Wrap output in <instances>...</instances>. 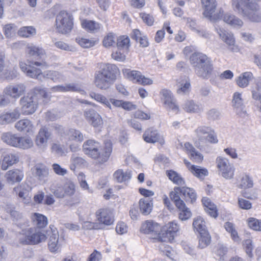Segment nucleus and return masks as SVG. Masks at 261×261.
Returning <instances> with one entry per match:
<instances>
[{"instance_id":"nucleus-1","label":"nucleus","mask_w":261,"mask_h":261,"mask_svg":"<svg viewBox=\"0 0 261 261\" xmlns=\"http://www.w3.org/2000/svg\"><path fill=\"white\" fill-rule=\"evenodd\" d=\"M118 67L113 64H100L99 68L94 74V83L95 86L101 90H107L116 80Z\"/></svg>"},{"instance_id":"nucleus-2","label":"nucleus","mask_w":261,"mask_h":261,"mask_svg":"<svg viewBox=\"0 0 261 261\" xmlns=\"http://www.w3.org/2000/svg\"><path fill=\"white\" fill-rule=\"evenodd\" d=\"M196 74L203 79H208L213 71V65L210 58L201 53H194L190 58Z\"/></svg>"},{"instance_id":"nucleus-3","label":"nucleus","mask_w":261,"mask_h":261,"mask_svg":"<svg viewBox=\"0 0 261 261\" xmlns=\"http://www.w3.org/2000/svg\"><path fill=\"white\" fill-rule=\"evenodd\" d=\"M83 151L88 156L94 159H98L100 162H105L111 153L112 147L111 144L109 143L103 149L98 142L90 139L84 143Z\"/></svg>"},{"instance_id":"nucleus-4","label":"nucleus","mask_w":261,"mask_h":261,"mask_svg":"<svg viewBox=\"0 0 261 261\" xmlns=\"http://www.w3.org/2000/svg\"><path fill=\"white\" fill-rule=\"evenodd\" d=\"M234 10L252 22L261 21L259 6L251 0H240L232 4Z\"/></svg>"},{"instance_id":"nucleus-5","label":"nucleus","mask_w":261,"mask_h":261,"mask_svg":"<svg viewBox=\"0 0 261 261\" xmlns=\"http://www.w3.org/2000/svg\"><path fill=\"white\" fill-rule=\"evenodd\" d=\"M18 226L22 228L21 231L19 232V242L22 245H36L44 241L46 236L40 231L36 230L34 227L27 228H22L21 223L17 224Z\"/></svg>"},{"instance_id":"nucleus-6","label":"nucleus","mask_w":261,"mask_h":261,"mask_svg":"<svg viewBox=\"0 0 261 261\" xmlns=\"http://www.w3.org/2000/svg\"><path fill=\"white\" fill-rule=\"evenodd\" d=\"M194 132L199 144H205L207 142L216 144L218 142L217 135L211 127L205 125L199 126Z\"/></svg>"},{"instance_id":"nucleus-7","label":"nucleus","mask_w":261,"mask_h":261,"mask_svg":"<svg viewBox=\"0 0 261 261\" xmlns=\"http://www.w3.org/2000/svg\"><path fill=\"white\" fill-rule=\"evenodd\" d=\"M170 197L174 202L183 201L181 198L187 202L191 203L194 202L197 198L195 190L192 188L186 187H175L174 190L170 193Z\"/></svg>"},{"instance_id":"nucleus-8","label":"nucleus","mask_w":261,"mask_h":261,"mask_svg":"<svg viewBox=\"0 0 261 261\" xmlns=\"http://www.w3.org/2000/svg\"><path fill=\"white\" fill-rule=\"evenodd\" d=\"M56 24L59 32L63 34L70 32L73 26L72 16L66 11H61L56 17Z\"/></svg>"},{"instance_id":"nucleus-9","label":"nucleus","mask_w":261,"mask_h":261,"mask_svg":"<svg viewBox=\"0 0 261 261\" xmlns=\"http://www.w3.org/2000/svg\"><path fill=\"white\" fill-rule=\"evenodd\" d=\"M203 7L204 9L203 15L211 21H216L222 18L223 10L220 8L218 12L215 13L217 7L216 0H201Z\"/></svg>"},{"instance_id":"nucleus-10","label":"nucleus","mask_w":261,"mask_h":261,"mask_svg":"<svg viewBox=\"0 0 261 261\" xmlns=\"http://www.w3.org/2000/svg\"><path fill=\"white\" fill-rule=\"evenodd\" d=\"M28 63L20 62L19 66L21 70L25 72L27 75L32 78H35L41 80L42 75V71L40 68H36L34 66L37 67H43L45 66V63L44 62L38 61H27Z\"/></svg>"},{"instance_id":"nucleus-11","label":"nucleus","mask_w":261,"mask_h":261,"mask_svg":"<svg viewBox=\"0 0 261 261\" xmlns=\"http://www.w3.org/2000/svg\"><path fill=\"white\" fill-rule=\"evenodd\" d=\"M217 167L221 173L222 176L226 179H231L233 177L235 169L230 164L226 158L219 156L217 158Z\"/></svg>"},{"instance_id":"nucleus-12","label":"nucleus","mask_w":261,"mask_h":261,"mask_svg":"<svg viewBox=\"0 0 261 261\" xmlns=\"http://www.w3.org/2000/svg\"><path fill=\"white\" fill-rule=\"evenodd\" d=\"M21 106V113L23 115L33 114L37 108V103L34 100L32 95H28L21 97L19 101Z\"/></svg>"},{"instance_id":"nucleus-13","label":"nucleus","mask_w":261,"mask_h":261,"mask_svg":"<svg viewBox=\"0 0 261 261\" xmlns=\"http://www.w3.org/2000/svg\"><path fill=\"white\" fill-rule=\"evenodd\" d=\"M50 136L51 134L47 127H43L40 129L35 140V145L39 149L44 151L46 149Z\"/></svg>"},{"instance_id":"nucleus-14","label":"nucleus","mask_w":261,"mask_h":261,"mask_svg":"<svg viewBox=\"0 0 261 261\" xmlns=\"http://www.w3.org/2000/svg\"><path fill=\"white\" fill-rule=\"evenodd\" d=\"M32 175L41 182H44L47 180L49 175V169L42 164H37L31 169Z\"/></svg>"},{"instance_id":"nucleus-15","label":"nucleus","mask_w":261,"mask_h":261,"mask_svg":"<svg viewBox=\"0 0 261 261\" xmlns=\"http://www.w3.org/2000/svg\"><path fill=\"white\" fill-rule=\"evenodd\" d=\"M20 116V113L18 108L12 111L3 112L0 114V124H7L14 122L19 118Z\"/></svg>"},{"instance_id":"nucleus-16","label":"nucleus","mask_w":261,"mask_h":261,"mask_svg":"<svg viewBox=\"0 0 261 261\" xmlns=\"http://www.w3.org/2000/svg\"><path fill=\"white\" fill-rule=\"evenodd\" d=\"M161 229V227L158 223L152 220H147L142 224L140 231L145 234L156 236Z\"/></svg>"},{"instance_id":"nucleus-17","label":"nucleus","mask_w":261,"mask_h":261,"mask_svg":"<svg viewBox=\"0 0 261 261\" xmlns=\"http://www.w3.org/2000/svg\"><path fill=\"white\" fill-rule=\"evenodd\" d=\"M25 90V87L22 84H17L14 86L10 85L7 86L4 90L6 95L14 99L18 98L22 95Z\"/></svg>"},{"instance_id":"nucleus-18","label":"nucleus","mask_w":261,"mask_h":261,"mask_svg":"<svg viewBox=\"0 0 261 261\" xmlns=\"http://www.w3.org/2000/svg\"><path fill=\"white\" fill-rule=\"evenodd\" d=\"M84 115L86 119L94 127H98L103 123L100 115L93 109L86 110L84 112Z\"/></svg>"},{"instance_id":"nucleus-19","label":"nucleus","mask_w":261,"mask_h":261,"mask_svg":"<svg viewBox=\"0 0 261 261\" xmlns=\"http://www.w3.org/2000/svg\"><path fill=\"white\" fill-rule=\"evenodd\" d=\"M232 106L236 113L243 116L246 113L244 110V100L242 97V93L236 92L233 93L232 99Z\"/></svg>"},{"instance_id":"nucleus-20","label":"nucleus","mask_w":261,"mask_h":261,"mask_svg":"<svg viewBox=\"0 0 261 261\" xmlns=\"http://www.w3.org/2000/svg\"><path fill=\"white\" fill-rule=\"evenodd\" d=\"M96 217L101 224L110 225L114 222L113 217L111 211L108 209H100L96 212Z\"/></svg>"},{"instance_id":"nucleus-21","label":"nucleus","mask_w":261,"mask_h":261,"mask_svg":"<svg viewBox=\"0 0 261 261\" xmlns=\"http://www.w3.org/2000/svg\"><path fill=\"white\" fill-rule=\"evenodd\" d=\"M240 180L237 177V180L238 182V188L242 189H250L253 187V181L252 177L248 174L243 172L240 175Z\"/></svg>"},{"instance_id":"nucleus-22","label":"nucleus","mask_w":261,"mask_h":261,"mask_svg":"<svg viewBox=\"0 0 261 261\" xmlns=\"http://www.w3.org/2000/svg\"><path fill=\"white\" fill-rule=\"evenodd\" d=\"M64 138L68 141L82 142L84 140L83 134L79 130L73 128L69 129L65 132Z\"/></svg>"},{"instance_id":"nucleus-23","label":"nucleus","mask_w":261,"mask_h":261,"mask_svg":"<svg viewBox=\"0 0 261 261\" xmlns=\"http://www.w3.org/2000/svg\"><path fill=\"white\" fill-rule=\"evenodd\" d=\"M143 138L147 143H154L160 141L161 136L157 130L151 127L145 131Z\"/></svg>"},{"instance_id":"nucleus-24","label":"nucleus","mask_w":261,"mask_h":261,"mask_svg":"<svg viewBox=\"0 0 261 261\" xmlns=\"http://www.w3.org/2000/svg\"><path fill=\"white\" fill-rule=\"evenodd\" d=\"M215 30L221 39L228 46H231L234 45L235 39L232 34L219 27H215Z\"/></svg>"},{"instance_id":"nucleus-25","label":"nucleus","mask_w":261,"mask_h":261,"mask_svg":"<svg viewBox=\"0 0 261 261\" xmlns=\"http://www.w3.org/2000/svg\"><path fill=\"white\" fill-rule=\"evenodd\" d=\"M222 18L225 22L233 28L240 29L243 25V22L241 19L229 13L223 14Z\"/></svg>"},{"instance_id":"nucleus-26","label":"nucleus","mask_w":261,"mask_h":261,"mask_svg":"<svg viewBox=\"0 0 261 261\" xmlns=\"http://www.w3.org/2000/svg\"><path fill=\"white\" fill-rule=\"evenodd\" d=\"M174 202L180 211L178 214V217L180 220L181 221H186L191 217V212L190 210L186 207L184 201H177V202Z\"/></svg>"},{"instance_id":"nucleus-27","label":"nucleus","mask_w":261,"mask_h":261,"mask_svg":"<svg viewBox=\"0 0 261 261\" xmlns=\"http://www.w3.org/2000/svg\"><path fill=\"white\" fill-rule=\"evenodd\" d=\"M81 25L84 29L91 33H97L101 28V25L100 23L91 20H83L81 22Z\"/></svg>"},{"instance_id":"nucleus-28","label":"nucleus","mask_w":261,"mask_h":261,"mask_svg":"<svg viewBox=\"0 0 261 261\" xmlns=\"http://www.w3.org/2000/svg\"><path fill=\"white\" fill-rule=\"evenodd\" d=\"M140 212L143 215L149 214L152 209L153 203L149 198H143L139 202Z\"/></svg>"},{"instance_id":"nucleus-29","label":"nucleus","mask_w":261,"mask_h":261,"mask_svg":"<svg viewBox=\"0 0 261 261\" xmlns=\"http://www.w3.org/2000/svg\"><path fill=\"white\" fill-rule=\"evenodd\" d=\"M23 172L18 169L9 170L6 174L7 181L12 184L21 181L23 178Z\"/></svg>"},{"instance_id":"nucleus-30","label":"nucleus","mask_w":261,"mask_h":261,"mask_svg":"<svg viewBox=\"0 0 261 261\" xmlns=\"http://www.w3.org/2000/svg\"><path fill=\"white\" fill-rule=\"evenodd\" d=\"M179 88L177 92L180 94H186L191 88L190 80L189 77L184 76L177 80Z\"/></svg>"},{"instance_id":"nucleus-31","label":"nucleus","mask_w":261,"mask_h":261,"mask_svg":"<svg viewBox=\"0 0 261 261\" xmlns=\"http://www.w3.org/2000/svg\"><path fill=\"white\" fill-rule=\"evenodd\" d=\"M20 137L16 134H13L10 132L4 133L1 136L3 141L12 146L17 147Z\"/></svg>"},{"instance_id":"nucleus-32","label":"nucleus","mask_w":261,"mask_h":261,"mask_svg":"<svg viewBox=\"0 0 261 261\" xmlns=\"http://www.w3.org/2000/svg\"><path fill=\"white\" fill-rule=\"evenodd\" d=\"M19 161L18 156L15 153H9L3 158L2 163V169L6 170L10 166L17 163Z\"/></svg>"},{"instance_id":"nucleus-33","label":"nucleus","mask_w":261,"mask_h":261,"mask_svg":"<svg viewBox=\"0 0 261 261\" xmlns=\"http://www.w3.org/2000/svg\"><path fill=\"white\" fill-rule=\"evenodd\" d=\"M113 176L118 182L121 183L129 181L132 178V173L129 170L118 169L114 172Z\"/></svg>"},{"instance_id":"nucleus-34","label":"nucleus","mask_w":261,"mask_h":261,"mask_svg":"<svg viewBox=\"0 0 261 261\" xmlns=\"http://www.w3.org/2000/svg\"><path fill=\"white\" fill-rule=\"evenodd\" d=\"M15 127L19 132L30 133L32 132L33 126L30 120L24 119L17 122Z\"/></svg>"},{"instance_id":"nucleus-35","label":"nucleus","mask_w":261,"mask_h":261,"mask_svg":"<svg viewBox=\"0 0 261 261\" xmlns=\"http://www.w3.org/2000/svg\"><path fill=\"white\" fill-rule=\"evenodd\" d=\"M59 233L57 230L52 231L51 234L49 236L48 242V248L51 252H56L59 249L58 244Z\"/></svg>"},{"instance_id":"nucleus-36","label":"nucleus","mask_w":261,"mask_h":261,"mask_svg":"<svg viewBox=\"0 0 261 261\" xmlns=\"http://www.w3.org/2000/svg\"><path fill=\"white\" fill-rule=\"evenodd\" d=\"M253 77V74L251 72H244L236 80L237 84L241 88H245L248 86L250 81Z\"/></svg>"},{"instance_id":"nucleus-37","label":"nucleus","mask_w":261,"mask_h":261,"mask_svg":"<svg viewBox=\"0 0 261 261\" xmlns=\"http://www.w3.org/2000/svg\"><path fill=\"white\" fill-rule=\"evenodd\" d=\"M202 202L206 208L205 210L211 217L216 218L218 216L216 206L212 202L209 198L203 197L202 199Z\"/></svg>"},{"instance_id":"nucleus-38","label":"nucleus","mask_w":261,"mask_h":261,"mask_svg":"<svg viewBox=\"0 0 261 261\" xmlns=\"http://www.w3.org/2000/svg\"><path fill=\"white\" fill-rule=\"evenodd\" d=\"M193 227L194 230L199 234L207 231L205 225V222L201 217L195 218L193 220Z\"/></svg>"},{"instance_id":"nucleus-39","label":"nucleus","mask_w":261,"mask_h":261,"mask_svg":"<svg viewBox=\"0 0 261 261\" xmlns=\"http://www.w3.org/2000/svg\"><path fill=\"white\" fill-rule=\"evenodd\" d=\"M32 220L34 224L38 228H44L47 224V217L39 213H34L32 216Z\"/></svg>"},{"instance_id":"nucleus-40","label":"nucleus","mask_w":261,"mask_h":261,"mask_svg":"<svg viewBox=\"0 0 261 261\" xmlns=\"http://www.w3.org/2000/svg\"><path fill=\"white\" fill-rule=\"evenodd\" d=\"M15 194L18 195L19 197L27 202L30 199L29 197V191L27 188V186L24 185H21L13 189Z\"/></svg>"},{"instance_id":"nucleus-41","label":"nucleus","mask_w":261,"mask_h":261,"mask_svg":"<svg viewBox=\"0 0 261 261\" xmlns=\"http://www.w3.org/2000/svg\"><path fill=\"white\" fill-rule=\"evenodd\" d=\"M164 227L156 235V238L159 241L162 242H171L174 238V236Z\"/></svg>"},{"instance_id":"nucleus-42","label":"nucleus","mask_w":261,"mask_h":261,"mask_svg":"<svg viewBox=\"0 0 261 261\" xmlns=\"http://www.w3.org/2000/svg\"><path fill=\"white\" fill-rule=\"evenodd\" d=\"M189 170L196 177L203 179L208 175V171L205 168L196 165H191L189 167Z\"/></svg>"},{"instance_id":"nucleus-43","label":"nucleus","mask_w":261,"mask_h":261,"mask_svg":"<svg viewBox=\"0 0 261 261\" xmlns=\"http://www.w3.org/2000/svg\"><path fill=\"white\" fill-rule=\"evenodd\" d=\"M17 148L22 149H28L32 148L34 145L32 139L29 137H20Z\"/></svg>"},{"instance_id":"nucleus-44","label":"nucleus","mask_w":261,"mask_h":261,"mask_svg":"<svg viewBox=\"0 0 261 261\" xmlns=\"http://www.w3.org/2000/svg\"><path fill=\"white\" fill-rule=\"evenodd\" d=\"M199 235L198 247L203 249L206 247L210 244L211 237L208 231L201 233Z\"/></svg>"},{"instance_id":"nucleus-45","label":"nucleus","mask_w":261,"mask_h":261,"mask_svg":"<svg viewBox=\"0 0 261 261\" xmlns=\"http://www.w3.org/2000/svg\"><path fill=\"white\" fill-rule=\"evenodd\" d=\"M124 74L129 80L134 83H138L140 77H142L141 72L137 70H130V69H125Z\"/></svg>"},{"instance_id":"nucleus-46","label":"nucleus","mask_w":261,"mask_h":261,"mask_svg":"<svg viewBox=\"0 0 261 261\" xmlns=\"http://www.w3.org/2000/svg\"><path fill=\"white\" fill-rule=\"evenodd\" d=\"M90 96L97 102L104 105L110 109H111V105L109 102V100L105 96L99 93L91 92L90 93Z\"/></svg>"},{"instance_id":"nucleus-47","label":"nucleus","mask_w":261,"mask_h":261,"mask_svg":"<svg viewBox=\"0 0 261 261\" xmlns=\"http://www.w3.org/2000/svg\"><path fill=\"white\" fill-rule=\"evenodd\" d=\"M183 109L189 113H197L200 111L199 106L193 100L185 102L183 106Z\"/></svg>"},{"instance_id":"nucleus-48","label":"nucleus","mask_w":261,"mask_h":261,"mask_svg":"<svg viewBox=\"0 0 261 261\" xmlns=\"http://www.w3.org/2000/svg\"><path fill=\"white\" fill-rule=\"evenodd\" d=\"M129 38L126 36H122L117 39V46L118 49L127 50L129 46Z\"/></svg>"},{"instance_id":"nucleus-49","label":"nucleus","mask_w":261,"mask_h":261,"mask_svg":"<svg viewBox=\"0 0 261 261\" xmlns=\"http://www.w3.org/2000/svg\"><path fill=\"white\" fill-rule=\"evenodd\" d=\"M42 76L45 77L47 79H50L54 82H61L63 80V75L57 71H48L44 75L42 74Z\"/></svg>"},{"instance_id":"nucleus-50","label":"nucleus","mask_w":261,"mask_h":261,"mask_svg":"<svg viewBox=\"0 0 261 261\" xmlns=\"http://www.w3.org/2000/svg\"><path fill=\"white\" fill-rule=\"evenodd\" d=\"M19 36L23 37H29L36 34V29L33 27H23L18 31Z\"/></svg>"},{"instance_id":"nucleus-51","label":"nucleus","mask_w":261,"mask_h":261,"mask_svg":"<svg viewBox=\"0 0 261 261\" xmlns=\"http://www.w3.org/2000/svg\"><path fill=\"white\" fill-rule=\"evenodd\" d=\"M76 42L83 48H89L93 47L96 44V41L93 39H89L85 38H76Z\"/></svg>"},{"instance_id":"nucleus-52","label":"nucleus","mask_w":261,"mask_h":261,"mask_svg":"<svg viewBox=\"0 0 261 261\" xmlns=\"http://www.w3.org/2000/svg\"><path fill=\"white\" fill-rule=\"evenodd\" d=\"M5 35L7 38H11L15 36L17 29L14 24H8L3 28Z\"/></svg>"},{"instance_id":"nucleus-53","label":"nucleus","mask_w":261,"mask_h":261,"mask_svg":"<svg viewBox=\"0 0 261 261\" xmlns=\"http://www.w3.org/2000/svg\"><path fill=\"white\" fill-rule=\"evenodd\" d=\"M224 227L226 230L231 234V238L233 240L237 241L239 240L238 232L235 229L233 224L229 222L225 223Z\"/></svg>"},{"instance_id":"nucleus-54","label":"nucleus","mask_w":261,"mask_h":261,"mask_svg":"<svg viewBox=\"0 0 261 261\" xmlns=\"http://www.w3.org/2000/svg\"><path fill=\"white\" fill-rule=\"evenodd\" d=\"M248 225L253 230L261 231V220L250 218L248 219Z\"/></svg>"},{"instance_id":"nucleus-55","label":"nucleus","mask_w":261,"mask_h":261,"mask_svg":"<svg viewBox=\"0 0 261 261\" xmlns=\"http://www.w3.org/2000/svg\"><path fill=\"white\" fill-rule=\"evenodd\" d=\"M54 45L57 48L65 51H74L75 50L74 47L62 41H56Z\"/></svg>"},{"instance_id":"nucleus-56","label":"nucleus","mask_w":261,"mask_h":261,"mask_svg":"<svg viewBox=\"0 0 261 261\" xmlns=\"http://www.w3.org/2000/svg\"><path fill=\"white\" fill-rule=\"evenodd\" d=\"M28 49L30 56L35 58L39 57L43 53V49L41 48L34 45L29 46Z\"/></svg>"},{"instance_id":"nucleus-57","label":"nucleus","mask_w":261,"mask_h":261,"mask_svg":"<svg viewBox=\"0 0 261 261\" xmlns=\"http://www.w3.org/2000/svg\"><path fill=\"white\" fill-rule=\"evenodd\" d=\"M52 151L59 155H63L67 152V149L59 143H54L51 147Z\"/></svg>"},{"instance_id":"nucleus-58","label":"nucleus","mask_w":261,"mask_h":261,"mask_svg":"<svg viewBox=\"0 0 261 261\" xmlns=\"http://www.w3.org/2000/svg\"><path fill=\"white\" fill-rule=\"evenodd\" d=\"M71 162L77 167H83L86 165V160L82 157L78 156L75 154H73L71 157Z\"/></svg>"},{"instance_id":"nucleus-59","label":"nucleus","mask_w":261,"mask_h":261,"mask_svg":"<svg viewBox=\"0 0 261 261\" xmlns=\"http://www.w3.org/2000/svg\"><path fill=\"white\" fill-rule=\"evenodd\" d=\"M164 227L171 233L172 232V234L174 236L179 230V226L175 221H172L168 223V224Z\"/></svg>"},{"instance_id":"nucleus-60","label":"nucleus","mask_w":261,"mask_h":261,"mask_svg":"<svg viewBox=\"0 0 261 261\" xmlns=\"http://www.w3.org/2000/svg\"><path fill=\"white\" fill-rule=\"evenodd\" d=\"M115 43V36L113 33H109L103 40V45L106 47L112 46Z\"/></svg>"},{"instance_id":"nucleus-61","label":"nucleus","mask_w":261,"mask_h":261,"mask_svg":"<svg viewBox=\"0 0 261 261\" xmlns=\"http://www.w3.org/2000/svg\"><path fill=\"white\" fill-rule=\"evenodd\" d=\"M75 186L72 182H67L64 187V193L68 196L73 195L75 191Z\"/></svg>"},{"instance_id":"nucleus-62","label":"nucleus","mask_w":261,"mask_h":261,"mask_svg":"<svg viewBox=\"0 0 261 261\" xmlns=\"http://www.w3.org/2000/svg\"><path fill=\"white\" fill-rule=\"evenodd\" d=\"M161 94L164 103L168 102L170 100L174 98L171 92L167 89L162 90Z\"/></svg>"},{"instance_id":"nucleus-63","label":"nucleus","mask_w":261,"mask_h":261,"mask_svg":"<svg viewBox=\"0 0 261 261\" xmlns=\"http://www.w3.org/2000/svg\"><path fill=\"white\" fill-rule=\"evenodd\" d=\"M164 105L167 109L171 110L176 113L178 111V107L176 100L174 98L170 100L168 102L165 103Z\"/></svg>"},{"instance_id":"nucleus-64","label":"nucleus","mask_w":261,"mask_h":261,"mask_svg":"<svg viewBox=\"0 0 261 261\" xmlns=\"http://www.w3.org/2000/svg\"><path fill=\"white\" fill-rule=\"evenodd\" d=\"M65 91L66 92H80L81 87L75 83H68L65 84Z\"/></svg>"}]
</instances>
